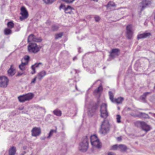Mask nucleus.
I'll use <instances>...</instances> for the list:
<instances>
[{
	"instance_id": "1",
	"label": "nucleus",
	"mask_w": 155,
	"mask_h": 155,
	"mask_svg": "<svg viewBox=\"0 0 155 155\" xmlns=\"http://www.w3.org/2000/svg\"><path fill=\"white\" fill-rule=\"evenodd\" d=\"M110 127L109 121L107 119L104 120L101 125L99 133L101 134L105 135L109 132Z\"/></svg>"
},
{
	"instance_id": "2",
	"label": "nucleus",
	"mask_w": 155,
	"mask_h": 155,
	"mask_svg": "<svg viewBox=\"0 0 155 155\" xmlns=\"http://www.w3.org/2000/svg\"><path fill=\"white\" fill-rule=\"evenodd\" d=\"M34 96V94L32 93L20 95L18 97V99L20 102L23 103L26 101H29L32 100Z\"/></svg>"
},
{
	"instance_id": "3",
	"label": "nucleus",
	"mask_w": 155,
	"mask_h": 155,
	"mask_svg": "<svg viewBox=\"0 0 155 155\" xmlns=\"http://www.w3.org/2000/svg\"><path fill=\"white\" fill-rule=\"evenodd\" d=\"M41 48L40 46H38L35 43H30L28 47V51L30 53L36 54L40 51Z\"/></svg>"
},
{
	"instance_id": "4",
	"label": "nucleus",
	"mask_w": 155,
	"mask_h": 155,
	"mask_svg": "<svg viewBox=\"0 0 155 155\" xmlns=\"http://www.w3.org/2000/svg\"><path fill=\"white\" fill-rule=\"evenodd\" d=\"M89 146L88 138L87 136L85 137L80 144L79 150L83 152H86Z\"/></svg>"
},
{
	"instance_id": "5",
	"label": "nucleus",
	"mask_w": 155,
	"mask_h": 155,
	"mask_svg": "<svg viewBox=\"0 0 155 155\" xmlns=\"http://www.w3.org/2000/svg\"><path fill=\"white\" fill-rule=\"evenodd\" d=\"M135 125L137 127H140L142 130L146 132L149 131L151 127L145 122L141 121H137L135 122Z\"/></svg>"
},
{
	"instance_id": "6",
	"label": "nucleus",
	"mask_w": 155,
	"mask_h": 155,
	"mask_svg": "<svg viewBox=\"0 0 155 155\" xmlns=\"http://www.w3.org/2000/svg\"><path fill=\"white\" fill-rule=\"evenodd\" d=\"M99 103V102L98 101L97 103H91L89 105L88 108V114L89 115L91 116L93 115V114L98 108Z\"/></svg>"
},
{
	"instance_id": "7",
	"label": "nucleus",
	"mask_w": 155,
	"mask_h": 155,
	"mask_svg": "<svg viewBox=\"0 0 155 155\" xmlns=\"http://www.w3.org/2000/svg\"><path fill=\"white\" fill-rule=\"evenodd\" d=\"M107 108V105L105 103L102 104L101 106V117L104 119L106 118L108 116Z\"/></svg>"
},
{
	"instance_id": "8",
	"label": "nucleus",
	"mask_w": 155,
	"mask_h": 155,
	"mask_svg": "<svg viewBox=\"0 0 155 155\" xmlns=\"http://www.w3.org/2000/svg\"><path fill=\"white\" fill-rule=\"evenodd\" d=\"M20 14L21 15V16L20 17V20L21 21L26 19L28 17V13L25 7L23 6L21 8Z\"/></svg>"
},
{
	"instance_id": "9",
	"label": "nucleus",
	"mask_w": 155,
	"mask_h": 155,
	"mask_svg": "<svg viewBox=\"0 0 155 155\" xmlns=\"http://www.w3.org/2000/svg\"><path fill=\"white\" fill-rule=\"evenodd\" d=\"M8 82V79L5 76L0 77V87H6Z\"/></svg>"
},
{
	"instance_id": "10",
	"label": "nucleus",
	"mask_w": 155,
	"mask_h": 155,
	"mask_svg": "<svg viewBox=\"0 0 155 155\" xmlns=\"http://www.w3.org/2000/svg\"><path fill=\"white\" fill-rule=\"evenodd\" d=\"M132 25H127L126 28V36L128 38L130 39L133 36V32L132 31Z\"/></svg>"
},
{
	"instance_id": "11",
	"label": "nucleus",
	"mask_w": 155,
	"mask_h": 155,
	"mask_svg": "<svg viewBox=\"0 0 155 155\" xmlns=\"http://www.w3.org/2000/svg\"><path fill=\"white\" fill-rule=\"evenodd\" d=\"M41 41L42 39L41 38H37L33 34L30 35L28 38V43L31 42H41Z\"/></svg>"
},
{
	"instance_id": "12",
	"label": "nucleus",
	"mask_w": 155,
	"mask_h": 155,
	"mask_svg": "<svg viewBox=\"0 0 155 155\" xmlns=\"http://www.w3.org/2000/svg\"><path fill=\"white\" fill-rule=\"evenodd\" d=\"M27 63H24L23 61H21V63L19 65V68L20 70L23 72V73L18 72L17 76L21 75L25 71L27 68Z\"/></svg>"
},
{
	"instance_id": "13",
	"label": "nucleus",
	"mask_w": 155,
	"mask_h": 155,
	"mask_svg": "<svg viewBox=\"0 0 155 155\" xmlns=\"http://www.w3.org/2000/svg\"><path fill=\"white\" fill-rule=\"evenodd\" d=\"M31 135L34 137L39 136L41 133V129L40 127H34L31 130Z\"/></svg>"
},
{
	"instance_id": "14",
	"label": "nucleus",
	"mask_w": 155,
	"mask_h": 155,
	"mask_svg": "<svg viewBox=\"0 0 155 155\" xmlns=\"http://www.w3.org/2000/svg\"><path fill=\"white\" fill-rule=\"evenodd\" d=\"M150 4V0H143L140 5V7L141 8V11H142L147 5Z\"/></svg>"
},
{
	"instance_id": "15",
	"label": "nucleus",
	"mask_w": 155,
	"mask_h": 155,
	"mask_svg": "<svg viewBox=\"0 0 155 155\" xmlns=\"http://www.w3.org/2000/svg\"><path fill=\"white\" fill-rule=\"evenodd\" d=\"M47 73L45 71L43 70L38 73L36 76L37 79L39 81H41L42 78L46 75Z\"/></svg>"
},
{
	"instance_id": "16",
	"label": "nucleus",
	"mask_w": 155,
	"mask_h": 155,
	"mask_svg": "<svg viewBox=\"0 0 155 155\" xmlns=\"http://www.w3.org/2000/svg\"><path fill=\"white\" fill-rule=\"evenodd\" d=\"M119 51V49L117 48L112 49L110 54V56L113 58H114L118 55Z\"/></svg>"
},
{
	"instance_id": "17",
	"label": "nucleus",
	"mask_w": 155,
	"mask_h": 155,
	"mask_svg": "<svg viewBox=\"0 0 155 155\" xmlns=\"http://www.w3.org/2000/svg\"><path fill=\"white\" fill-rule=\"evenodd\" d=\"M151 34L150 33L145 32L138 35L137 38L138 39L146 38L150 36Z\"/></svg>"
},
{
	"instance_id": "18",
	"label": "nucleus",
	"mask_w": 155,
	"mask_h": 155,
	"mask_svg": "<svg viewBox=\"0 0 155 155\" xmlns=\"http://www.w3.org/2000/svg\"><path fill=\"white\" fill-rule=\"evenodd\" d=\"M91 144L94 147L97 148H100L101 147V144L99 140L95 142L93 141L92 143H91Z\"/></svg>"
},
{
	"instance_id": "19",
	"label": "nucleus",
	"mask_w": 155,
	"mask_h": 155,
	"mask_svg": "<svg viewBox=\"0 0 155 155\" xmlns=\"http://www.w3.org/2000/svg\"><path fill=\"white\" fill-rule=\"evenodd\" d=\"M43 64L41 62H39L35 64L34 65H32L31 67V68L33 70V71L31 72L32 74H34L35 72V68H38L40 66V65H42Z\"/></svg>"
},
{
	"instance_id": "20",
	"label": "nucleus",
	"mask_w": 155,
	"mask_h": 155,
	"mask_svg": "<svg viewBox=\"0 0 155 155\" xmlns=\"http://www.w3.org/2000/svg\"><path fill=\"white\" fill-rule=\"evenodd\" d=\"M16 151V147L12 146L8 150L9 155H15Z\"/></svg>"
},
{
	"instance_id": "21",
	"label": "nucleus",
	"mask_w": 155,
	"mask_h": 155,
	"mask_svg": "<svg viewBox=\"0 0 155 155\" xmlns=\"http://www.w3.org/2000/svg\"><path fill=\"white\" fill-rule=\"evenodd\" d=\"M73 9H74L70 5L68 6L67 8L64 7V8L65 13L67 14H71Z\"/></svg>"
},
{
	"instance_id": "22",
	"label": "nucleus",
	"mask_w": 155,
	"mask_h": 155,
	"mask_svg": "<svg viewBox=\"0 0 155 155\" xmlns=\"http://www.w3.org/2000/svg\"><path fill=\"white\" fill-rule=\"evenodd\" d=\"M116 6L115 3L113 2L110 1L109 2L106 7L107 9H110L112 7H115Z\"/></svg>"
},
{
	"instance_id": "23",
	"label": "nucleus",
	"mask_w": 155,
	"mask_h": 155,
	"mask_svg": "<svg viewBox=\"0 0 155 155\" xmlns=\"http://www.w3.org/2000/svg\"><path fill=\"white\" fill-rule=\"evenodd\" d=\"M150 94V92H147L143 94V95L140 96V98L142 100L143 102L146 103V96L148 94Z\"/></svg>"
},
{
	"instance_id": "24",
	"label": "nucleus",
	"mask_w": 155,
	"mask_h": 155,
	"mask_svg": "<svg viewBox=\"0 0 155 155\" xmlns=\"http://www.w3.org/2000/svg\"><path fill=\"white\" fill-rule=\"evenodd\" d=\"M12 65L11 66L10 68L8 70V75L10 76H12L15 74L14 70L12 68Z\"/></svg>"
},
{
	"instance_id": "25",
	"label": "nucleus",
	"mask_w": 155,
	"mask_h": 155,
	"mask_svg": "<svg viewBox=\"0 0 155 155\" xmlns=\"http://www.w3.org/2000/svg\"><path fill=\"white\" fill-rule=\"evenodd\" d=\"M90 138L91 143H92L93 141L95 142L99 140L96 135L91 136Z\"/></svg>"
},
{
	"instance_id": "26",
	"label": "nucleus",
	"mask_w": 155,
	"mask_h": 155,
	"mask_svg": "<svg viewBox=\"0 0 155 155\" xmlns=\"http://www.w3.org/2000/svg\"><path fill=\"white\" fill-rule=\"evenodd\" d=\"M102 90V87L101 85H100L97 88L94 90V95H96L97 94L99 93Z\"/></svg>"
},
{
	"instance_id": "27",
	"label": "nucleus",
	"mask_w": 155,
	"mask_h": 155,
	"mask_svg": "<svg viewBox=\"0 0 155 155\" xmlns=\"http://www.w3.org/2000/svg\"><path fill=\"white\" fill-rule=\"evenodd\" d=\"M124 99L122 97H118L114 99V103H116L117 104H120L123 101Z\"/></svg>"
},
{
	"instance_id": "28",
	"label": "nucleus",
	"mask_w": 155,
	"mask_h": 155,
	"mask_svg": "<svg viewBox=\"0 0 155 155\" xmlns=\"http://www.w3.org/2000/svg\"><path fill=\"white\" fill-rule=\"evenodd\" d=\"M127 149L126 146L124 145H119V150L120 151H125Z\"/></svg>"
},
{
	"instance_id": "29",
	"label": "nucleus",
	"mask_w": 155,
	"mask_h": 155,
	"mask_svg": "<svg viewBox=\"0 0 155 155\" xmlns=\"http://www.w3.org/2000/svg\"><path fill=\"white\" fill-rule=\"evenodd\" d=\"M57 132V129L54 130L51 129L50 130L49 134L48 135L47 137V138L48 139H49L51 136H52L54 133H56Z\"/></svg>"
},
{
	"instance_id": "30",
	"label": "nucleus",
	"mask_w": 155,
	"mask_h": 155,
	"mask_svg": "<svg viewBox=\"0 0 155 155\" xmlns=\"http://www.w3.org/2000/svg\"><path fill=\"white\" fill-rule=\"evenodd\" d=\"M4 33L5 35H8L11 34L12 33V31L11 29L9 28H6L4 31Z\"/></svg>"
},
{
	"instance_id": "31",
	"label": "nucleus",
	"mask_w": 155,
	"mask_h": 155,
	"mask_svg": "<svg viewBox=\"0 0 155 155\" xmlns=\"http://www.w3.org/2000/svg\"><path fill=\"white\" fill-rule=\"evenodd\" d=\"M53 113L54 114L58 116H60L62 114L60 110H54Z\"/></svg>"
},
{
	"instance_id": "32",
	"label": "nucleus",
	"mask_w": 155,
	"mask_h": 155,
	"mask_svg": "<svg viewBox=\"0 0 155 155\" xmlns=\"http://www.w3.org/2000/svg\"><path fill=\"white\" fill-rule=\"evenodd\" d=\"M7 25L8 28L11 29L14 27V24L12 21H11L7 23Z\"/></svg>"
},
{
	"instance_id": "33",
	"label": "nucleus",
	"mask_w": 155,
	"mask_h": 155,
	"mask_svg": "<svg viewBox=\"0 0 155 155\" xmlns=\"http://www.w3.org/2000/svg\"><path fill=\"white\" fill-rule=\"evenodd\" d=\"M29 58L30 57L29 56H25L24 57V59L22 60L21 61H23L24 63H27V64H28Z\"/></svg>"
},
{
	"instance_id": "34",
	"label": "nucleus",
	"mask_w": 155,
	"mask_h": 155,
	"mask_svg": "<svg viewBox=\"0 0 155 155\" xmlns=\"http://www.w3.org/2000/svg\"><path fill=\"white\" fill-rule=\"evenodd\" d=\"M109 95L110 100L112 102L114 103V95L110 91L109 92Z\"/></svg>"
},
{
	"instance_id": "35",
	"label": "nucleus",
	"mask_w": 155,
	"mask_h": 155,
	"mask_svg": "<svg viewBox=\"0 0 155 155\" xmlns=\"http://www.w3.org/2000/svg\"><path fill=\"white\" fill-rule=\"evenodd\" d=\"M140 116L141 117L143 118H147L148 117V115L147 114L142 112L140 113Z\"/></svg>"
},
{
	"instance_id": "36",
	"label": "nucleus",
	"mask_w": 155,
	"mask_h": 155,
	"mask_svg": "<svg viewBox=\"0 0 155 155\" xmlns=\"http://www.w3.org/2000/svg\"><path fill=\"white\" fill-rule=\"evenodd\" d=\"M110 149L112 150H115L117 149H119V145L115 144L112 146L111 147Z\"/></svg>"
},
{
	"instance_id": "37",
	"label": "nucleus",
	"mask_w": 155,
	"mask_h": 155,
	"mask_svg": "<svg viewBox=\"0 0 155 155\" xmlns=\"http://www.w3.org/2000/svg\"><path fill=\"white\" fill-rule=\"evenodd\" d=\"M121 117L120 115L118 114L116 115V119L117 123H119L121 122Z\"/></svg>"
},
{
	"instance_id": "38",
	"label": "nucleus",
	"mask_w": 155,
	"mask_h": 155,
	"mask_svg": "<svg viewBox=\"0 0 155 155\" xmlns=\"http://www.w3.org/2000/svg\"><path fill=\"white\" fill-rule=\"evenodd\" d=\"M63 35V34L62 33H60L57 34L55 35V38L56 39H58L61 38L62 36Z\"/></svg>"
},
{
	"instance_id": "39",
	"label": "nucleus",
	"mask_w": 155,
	"mask_h": 155,
	"mask_svg": "<svg viewBox=\"0 0 155 155\" xmlns=\"http://www.w3.org/2000/svg\"><path fill=\"white\" fill-rule=\"evenodd\" d=\"M64 2L68 3H72L74 2V1L75 0H62Z\"/></svg>"
},
{
	"instance_id": "40",
	"label": "nucleus",
	"mask_w": 155,
	"mask_h": 155,
	"mask_svg": "<svg viewBox=\"0 0 155 155\" xmlns=\"http://www.w3.org/2000/svg\"><path fill=\"white\" fill-rule=\"evenodd\" d=\"M58 26L56 25H53L51 27V29L54 31H56L58 29Z\"/></svg>"
},
{
	"instance_id": "41",
	"label": "nucleus",
	"mask_w": 155,
	"mask_h": 155,
	"mask_svg": "<svg viewBox=\"0 0 155 155\" xmlns=\"http://www.w3.org/2000/svg\"><path fill=\"white\" fill-rule=\"evenodd\" d=\"M95 20L97 22L99 21L100 20V17L98 16H96L94 17Z\"/></svg>"
},
{
	"instance_id": "42",
	"label": "nucleus",
	"mask_w": 155,
	"mask_h": 155,
	"mask_svg": "<svg viewBox=\"0 0 155 155\" xmlns=\"http://www.w3.org/2000/svg\"><path fill=\"white\" fill-rule=\"evenodd\" d=\"M44 2L46 4H49L51 3L52 2L51 0H43Z\"/></svg>"
},
{
	"instance_id": "43",
	"label": "nucleus",
	"mask_w": 155,
	"mask_h": 155,
	"mask_svg": "<svg viewBox=\"0 0 155 155\" xmlns=\"http://www.w3.org/2000/svg\"><path fill=\"white\" fill-rule=\"evenodd\" d=\"M37 79V78L36 76H35L33 79H32V81H31V83H35V81H36V79Z\"/></svg>"
},
{
	"instance_id": "44",
	"label": "nucleus",
	"mask_w": 155,
	"mask_h": 155,
	"mask_svg": "<svg viewBox=\"0 0 155 155\" xmlns=\"http://www.w3.org/2000/svg\"><path fill=\"white\" fill-rule=\"evenodd\" d=\"M64 7H65V6L64 5H63V4H61L59 8H60V9H64Z\"/></svg>"
},
{
	"instance_id": "45",
	"label": "nucleus",
	"mask_w": 155,
	"mask_h": 155,
	"mask_svg": "<svg viewBox=\"0 0 155 155\" xmlns=\"http://www.w3.org/2000/svg\"><path fill=\"white\" fill-rule=\"evenodd\" d=\"M108 155H114V153L112 152H109L107 153Z\"/></svg>"
},
{
	"instance_id": "46",
	"label": "nucleus",
	"mask_w": 155,
	"mask_h": 155,
	"mask_svg": "<svg viewBox=\"0 0 155 155\" xmlns=\"http://www.w3.org/2000/svg\"><path fill=\"white\" fill-rule=\"evenodd\" d=\"M23 109V107H19L18 108V109L20 110H22Z\"/></svg>"
},
{
	"instance_id": "47",
	"label": "nucleus",
	"mask_w": 155,
	"mask_h": 155,
	"mask_svg": "<svg viewBox=\"0 0 155 155\" xmlns=\"http://www.w3.org/2000/svg\"><path fill=\"white\" fill-rule=\"evenodd\" d=\"M77 59V57H74L73 58V60L74 61L76 59Z\"/></svg>"
},
{
	"instance_id": "48",
	"label": "nucleus",
	"mask_w": 155,
	"mask_h": 155,
	"mask_svg": "<svg viewBox=\"0 0 155 155\" xmlns=\"http://www.w3.org/2000/svg\"><path fill=\"white\" fill-rule=\"evenodd\" d=\"M91 1H93L94 2H97L98 0H90Z\"/></svg>"
},
{
	"instance_id": "49",
	"label": "nucleus",
	"mask_w": 155,
	"mask_h": 155,
	"mask_svg": "<svg viewBox=\"0 0 155 155\" xmlns=\"http://www.w3.org/2000/svg\"><path fill=\"white\" fill-rule=\"evenodd\" d=\"M118 140H121V138L120 137H118L117 138Z\"/></svg>"
},
{
	"instance_id": "50",
	"label": "nucleus",
	"mask_w": 155,
	"mask_h": 155,
	"mask_svg": "<svg viewBox=\"0 0 155 155\" xmlns=\"http://www.w3.org/2000/svg\"><path fill=\"white\" fill-rule=\"evenodd\" d=\"M26 153V152H25L24 153H21V154L22 155H24L25 153Z\"/></svg>"
},
{
	"instance_id": "51",
	"label": "nucleus",
	"mask_w": 155,
	"mask_h": 155,
	"mask_svg": "<svg viewBox=\"0 0 155 155\" xmlns=\"http://www.w3.org/2000/svg\"><path fill=\"white\" fill-rule=\"evenodd\" d=\"M40 108H41V109H43V110H45V109L44 108H43V107H40Z\"/></svg>"
},
{
	"instance_id": "52",
	"label": "nucleus",
	"mask_w": 155,
	"mask_h": 155,
	"mask_svg": "<svg viewBox=\"0 0 155 155\" xmlns=\"http://www.w3.org/2000/svg\"><path fill=\"white\" fill-rule=\"evenodd\" d=\"M45 137H44V138H42V140H45Z\"/></svg>"
},
{
	"instance_id": "53",
	"label": "nucleus",
	"mask_w": 155,
	"mask_h": 155,
	"mask_svg": "<svg viewBox=\"0 0 155 155\" xmlns=\"http://www.w3.org/2000/svg\"><path fill=\"white\" fill-rule=\"evenodd\" d=\"M76 89H77V87L76 86Z\"/></svg>"
},
{
	"instance_id": "54",
	"label": "nucleus",
	"mask_w": 155,
	"mask_h": 155,
	"mask_svg": "<svg viewBox=\"0 0 155 155\" xmlns=\"http://www.w3.org/2000/svg\"><path fill=\"white\" fill-rule=\"evenodd\" d=\"M24 149H26V148L25 147H24Z\"/></svg>"
},
{
	"instance_id": "55",
	"label": "nucleus",
	"mask_w": 155,
	"mask_h": 155,
	"mask_svg": "<svg viewBox=\"0 0 155 155\" xmlns=\"http://www.w3.org/2000/svg\"><path fill=\"white\" fill-rule=\"evenodd\" d=\"M24 149H26V148L25 147H24Z\"/></svg>"
},
{
	"instance_id": "56",
	"label": "nucleus",
	"mask_w": 155,
	"mask_h": 155,
	"mask_svg": "<svg viewBox=\"0 0 155 155\" xmlns=\"http://www.w3.org/2000/svg\"><path fill=\"white\" fill-rule=\"evenodd\" d=\"M154 88L155 89V86L154 87Z\"/></svg>"
}]
</instances>
